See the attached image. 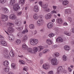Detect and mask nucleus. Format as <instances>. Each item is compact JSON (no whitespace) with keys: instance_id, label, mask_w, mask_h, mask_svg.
Masks as SVG:
<instances>
[{"instance_id":"nucleus-1","label":"nucleus","mask_w":74,"mask_h":74,"mask_svg":"<svg viewBox=\"0 0 74 74\" xmlns=\"http://www.w3.org/2000/svg\"><path fill=\"white\" fill-rule=\"evenodd\" d=\"M49 61H51L52 64L53 66H56L59 64V62L57 61V59L56 58H53L52 59V58L49 57Z\"/></svg>"},{"instance_id":"nucleus-2","label":"nucleus","mask_w":74,"mask_h":74,"mask_svg":"<svg viewBox=\"0 0 74 74\" xmlns=\"http://www.w3.org/2000/svg\"><path fill=\"white\" fill-rule=\"evenodd\" d=\"M8 26H10L8 29V32L10 33H12L14 32V29L11 26H12L14 24L12 23L8 22L7 23Z\"/></svg>"},{"instance_id":"nucleus-3","label":"nucleus","mask_w":74,"mask_h":74,"mask_svg":"<svg viewBox=\"0 0 74 74\" xmlns=\"http://www.w3.org/2000/svg\"><path fill=\"white\" fill-rule=\"evenodd\" d=\"M30 43L32 45H36L37 44L38 41L37 39H31L30 40Z\"/></svg>"},{"instance_id":"nucleus-4","label":"nucleus","mask_w":74,"mask_h":74,"mask_svg":"<svg viewBox=\"0 0 74 74\" xmlns=\"http://www.w3.org/2000/svg\"><path fill=\"white\" fill-rule=\"evenodd\" d=\"M40 19H39L37 21V25L38 26H40L41 25V23H42L44 22V20L42 19V16L40 15L39 16Z\"/></svg>"},{"instance_id":"nucleus-5","label":"nucleus","mask_w":74,"mask_h":74,"mask_svg":"<svg viewBox=\"0 0 74 74\" xmlns=\"http://www.w3.org/2000/svg\"><path fill=\"white\" fill-rule=\"evenodd\" d=\"M3 56L6 59H10V57L8 55V50L7 49H5L4 51Z\"/></svg>"},{"instance_id":"nucleus-6","label":"nucleus","mask_w":74,"mask_h":74,"mask_svg":"<svg viewBox=\"0 0 74 74\" xmlns=\"http://www.w3.org/2000/svg\"><path fill=\"white\" fill-rule=\"evenodd\" d=\"M13 8L14 10L16 11H18V10H19L21 8L18 3L16 4L15 5L13 6Z\"/></svg>"},{"instance_id":"nucleus-7","label":"nucleus","mask_w":74,"mask_h":74,"mask_svg":"<svg viewBox=\"0 0 74 74\" xmlns=\"http://www.w3.org/2000/svg\"><path fill=\"white\" fill-rule=\"evenodd\" d=\"M43 66V69H45V70H48L50 68V65L48 63H46L45 64H44Z\"/></svg>"},{"instance_id":"nucleus-8","label":"nucleus","mask_w":74,"mask_h":74,"mask_svg":"<svg viewBox=\"0 0 74 74\" xmlns=\"http://www.w3.org/2000/svg\"><path fill=\"white\" fill-rule=\"evenodd\" d=\"M8 16L7 15H2V18L1 20L3 22H5L7 21V18Z\"/></svg>"},{"instance_id":"nucleus-9","label":"nucleus","mask_w":74,"mask_h":74,"mask_svg":"<svg viewBox=\"0 0 74 74\" xmlns=\"http://www.w3.org/2000/svg\"><path fill=\"white\" fill-rule=\"evenodd\" d=\"M63 68H62V66H59L58 69L57 71L56 72V74H59L60 72H62L63 71Z\"/></svg>"},{"instance_id":"nucleus-10","label":"nucleus","mask_w":74,"mask_h":74,"mask_svg":"<svg viewBox=\"0 0 74 74\" xmlns=\"http://www.w3.org/2000/svg\"><path fill=\"white\" fill-rule=\"evenodd\" d=\"M52 16V14L50 13H48L47 14H46L45 16V18L46 19H51Z\"/></svg>"},{"instance_id":"nucleus-11","label":"nucleus","mask_w":74,"mask_h":74,"mask_svg":"<svg viewBox=\"0 0 74 74\" xmlns=\"http://www.w3.org/2000/svg\"><path fill=\"white\" fill-rule=\"evenodd\" d=\"M15 24L17 26H21L22 25L21 22L20 20H16L15 21Z\"/></svg>"},{"instance_id":"nucleus-12","label":"nucleus","mask_w":74,"mask_h":74,"mask_svg":"<svg viewBox=\"0 0 74 74\" xmlns=\"http://www.w3.org/2000/svg\"><path fill=\"white\" fill-rule=\"evenodd\" d=\"M10 19H13V20H15L16 19V16L14 14H11L9 16Z\"/></svg>"},{"instance_id":"nucleus-13","label":"nucleus","mask_w":74,"mask_h":74,"mask_svg":"<svg viewBox=\"0 0 74 74\" xmlns=\"http://www.w3.org/2000/svg\"><path fill=\"white\" fill-rule=\"evenodd\" d=\"M44 48V47L41 46H39L37 48V51L38 52H41V50H42Z\"/></svg>"},{"instance_id":"nucleus-14","label":"nucleus","mask_w":74,"mask_h":74,"mask_svg":"<svg viewBox=\"0 0 74 74\" xmlns=\"http://www.w3.org/2000/svg\"><path fill=\"white\" fill-rule=\"evenodd\" d=\"M9 39L11 41H13L14 40V36L12 34H10L9 36Z\"/></svg>"},{"instance_id":"nucleus-15","label":"nucleus","mask_w":74,"mask_h":74,"mask_svg":"<svg viewBox=\"0 0 74 74\" xmlns=\"http://www.w3.org/2000/svg\"><path fill=\"white\" fill-rule=\"evenodd\" d=\"M71 12V10L70 9H67L65 10L64 13L65 14H69Z\"/></svg>"},{"instance_id":"nucleus-16","label":"nucleus","mask_w":74,"mask_h":74,"mask_svg":"<svg viewBox=\"0 0 74 74\" xmlns=\"http://www.w3.org/2000/svg\"><path fill=\"white\" fill-rule=\"evenodd\" d=\"M53 26V23L51 22L49 23L48 24H47V27L48 29H51L52 27Z\"/></svg>"},{"instance_id":"nucleus-17","label":"nucleus","mask_w":74,"mask_h":74,"mask_svg":"<svg viewBox=\"0 0 74 74\" xmlns=\"http://www.w3.org/2000/svg\"><path fill=\"white\" fill-rule=\"evenodd\" d=\"M63 41V40L60 37H58L56 39V42H62Z\"/></svg>"},{"instance_id":"nucleus-18","label":"nucleus","mask_w":74,"mask_h":74,"mask_svg":"<svg viewBox=\"0 0 74 74\" xmlns=\"http://www.w3.org/2000/svg\"><path fill=\"white\" fill-rule=\"evenodd\" d=\"M56 21L57 23L61 24L63 22V20H62V18H58L56 19Z\"/></svg>"},{"instance_id":"nucleus-19","label":"nucleus","mask_w":74,"mask_h":74,"mask_svg":"<svg viewBox=\"0 0 74 74\" xmlns=\"http://www.w3.org/2000/svg\"><path fill=\"white\" fill-rule=\"evenodd\" d=\"M0 44H1L2 45L5 47L7 46V42H5V41L2 40L0 41Z\"/></svg>"},{"instance_id":"nucleus-20","label":"nucleus","mask_w":74,"mask_h":74,"mask_svg":"<svg viewBox=\"0 0 74 74\" xmlns=\"http://www.w3.org/2000/svg\"><path fill=\"white\" fill-rule=\"evenodd\" d=\"M14 52L12 50H11V51L9 53V55L11 56V57H13L14 56Z\"/></svg>"},{"instance_id":"nucleus-21","label":"nucleus","mask_w":74,"mask_h":74,"mask_svg":"<svg viewBox=\"0 0 74 74\" xmlns=\"http://www.w3.org/2000/svg\"><path fill=\"white\" fill-rule=\"evenodd\" d=\"M47 44L49 45H51V44L53 43L52 41L50 39H47Z\"/></svg>"},{"instance_id":"nucleus-22","label":"nucleus","mask_w":74,"mask_h":74,"mask_svg":"<svg viewBox=\"0 0 74 74\" xmlns=\"http://www.w3.org/2000/svg\"><path fill=\"white\" fill-rule=\"evenodd\" d=\"M5 67L4 68L3 70L5 72H8L9 71V69H10V67L8 66H5Z\"/></svg>"},{"instance_id":"nucleus-23","label":"nucleus","mask_w":74,"mask_h":74,"mask_svg":"<svg viewBox=\"0 0 74 74\" xmlns=\"http://www.w3.org/2000/svg\"><path fill=\"white\" fill-rule=\"evenodd\" d=\"M68 4L69 1L66 0L62 2V4L63 5H66Z\"/></svg>"},{"instance_id":"nucleus-24","label":"nucleus","mask_w":74,"mask_h":74,"mask_svg":"<svg viewBox=\"0 0 74 74\" xmlns=\"http://www.w3.org/2000/svg\"><path fill=\"white\" fill-rule=\"evenodd\" d=\"M28 39V37H27V35H25L22 39V41H23L24 42H25V41H26V40H27Z\"/></svg>"},{"instance_id":"nucleus-25","label":"nucleus","mask_w":74,"mask_h":74,"mask_svg":"<svg viewBox=\"0 0 74 74\" xmlns=\"http://www.w3.org/2000/svg\"><path fill=\"white\" fill-rule=\"evenodd\" d=\"M22 47L23 49H24V50H26V49H27V46L25 44H24L23 45Z\"/></svg>"},{"instance_id":"nucleus-26","label":"nucleus","mask_w":74,"mask_h":74,"mask_svg":"<svg viewBox=\"0 0 74 74\" xmlns=\"http://www.w3.org/2000/svg\"><path fill=\"white\" fill-rule=\"evenodd\" d=\"M3 65L5 67H7V66L8 65V62L7 61H5L3 62Z\"/></svg>"},{"instance_id":"nucleus-27","label":"nucleus","mask_w":74,"mask_h":74,"mask_svg":"<svg viewBox=\"0 0 74 74\" xmlns=\"http://www.w3.org/2000/svg\"><path fill=\"white\" fill-rule=\"evenodd\" d=\"M64 49L65 51H69L70 49V48L68 46H64Z\"/></svg>"},{"instance_id":"nucleus-28","label":"nucleus","mask_w":74,"mask_h":74,"mask_svg":"<svg viewBox=\"0 0 74 74\" xmlns=\"http://www.w3.org/2000/svg\"><path fill=\"white\" fill-rule=\"evenodd\" d=\"M25 0H19V4L23 5L25 4Z\"/></svg>"},{"instance_id":"nucleus-29","label":"nucleus","mask_w":74,"mask_h":74,"mask_svg":"<svg viewBox=\"0 0 74 74\" xmlns=\"http://www.w3.org/2000/svg\"><path fill=\"white\" fill-rule=\"evenodd\" d=\"M32 51H33V53L37 52V47H34L32 50Z\"/></svg>"},{"instance_id":"nucleus-30","label":"nucleus","mask_w":74,"mask_h":74,"mask_svg":"<svg viewBox=\"0 0 74 74\" xmlns=\"http://www.w3.org/2000/svg\"><path fill=\"white\" fill-rule=\"evenodd\" d=\"M15 0H10V4L11 5H13L15 3Z\"/></svg>"},{"instance_id":"nucleus-31","label":"nucleus","mask_w":74,"mask_h":74,"mask_svg":"<svg viewBox=\"0 0 74 74\" xmlns=\"http://www.w3.org/2000/svg\"><path fill=\"white\" fill-rule=\"evenodd\" d=\"M16 29H18V30H19V31H21L23 30V26H21L20 27H18L17 28H16Z\"/></svg>"},{"instance_id":"nucleus-32","label":"nucleus","mask_w":74,"mask_h":74,"mask_svg":"<svg viewBox=\"0 0 74 74\" xmlns=\"http://www.w3.org/2000/svg\"><path fill=\"white\" fill-rule=\"evenodd\" d=\"M29 27L31 29H34V25L33 24H31L29 25Z\"/></svg>"},{"instance_id":"nucleus-33","label":"nucleus","mask_w":74,"mask_h":74,"mask_svg":"<svg viewBox=\"0 0 74 74\" xmlns=\"http://www.w3.org/2000/svg\"><path fill=\"white\" fill-rule=\"evenodd\" d=\"M64 34H66L67 36H71V33L70 32H68L66 31H65L64 33Z\"/></svg>"},{"instance_id":"nucleus-34","label":"nucleus","mask_w":74,"mask_h":74,"mask_svg":"<svg viewBox=\"0 0 74 74\" xmlns=\"http://www.w3.org/2000/svg\"><path fill=\"white\" fill-rule=\"evenodd\" d=\"M49 52V50L48 49L44 50L43 51V52H42L44 54H45L47 53H48V52Z\"/></svg>"},{"instance_id":"nucleus-35","label":"nucleus","mask_w":74,"mask_h":74,"mask_svg":"<svg viewBox=\"0 0 74 74\" xmlns=\"http://www.w3.org/2000/svg\"><path fill=\"white\" fill-rule=\"evenodd\" d=\"M27 51L31 53H33V49H32V48H29L28 49Z\"/></svg>"},{"instance_id":"nucleus-36","label":"nucleus","mask_w":74,"mask_h":74,"mask_svg":"<svg viewBox=\"0 0 74 74\" xmlns=\"http://www.w3.org/2000/svg\"><path fill=\"white\" fill-rule=\"evenodd\" d=\"M44 11H45V12H50V11H51V9H49V8L47 7V8L45 9Z\"/></svg>"},{"instance_id":"nucleus-37","label":"nucleus","mask_w":74,"mask_h":74,"mask_svg":"<svg viewBox=\"0 0 74 74\" xmlns=\"http://www.w3.org/2000/svg\"><path fill=\"white\" fill-rule=\"evenodd\" d=\"M4 12L5 14H7V13H8V9L6 8H4Z\"/></svg>"},{"instance_id":"nucleus-38","label":"nucleus","mask_w":74,"mask_h":74,"mask_svg":"<svg viewBox=\"0 0 74 74\" xmlns=\"http://www.w3.org/2000/svg\"><path fill=\"white\" fill-rule=\"evenodd\" d=\"M67 57L66 56H64L62 57V59L63 61H66L67 60Z\"/></svg>"},{"instance_id":"nucleus-39","label":"nucleus","mask_w":74,"mask_h":74,"mask_svg":"<svg viewBox=\"0 0 74 74\" xmlns=\"http://www.w3.org/2000/svg\"><path fill=\"white\" fill-rule=\"evenodd\" d=\"M16 43L17 45H19V44H21V40H20L18 39L16 41Z\"/></svg>"},{"instance_id":"nucleus-40","label":"nucleus","mask_w":74,"mask_h":74,"mask_svg":"<svg viewBox=\"0 0 74 74\" xmlns=\"http://www.w3.org/2000/svg\"><path fill=\"white\" fill-rule=\"evenodd\" d=\"M34 18L35 19H38L39 18L38 15L37 14H35V15L34 16Z\"/></svg>"},{"instance_id":"nucleus-41","label":"nucleus","mask_w":74,"mask_h":74,"mask_svg":"<svg viewBox=\"0 0 74 74\" xmlns=\"http://www.w3.org/2000/svg\"><path fill=\"white\" fill-rule=\"evenodd\" d=\"M54 55L56 57H58L59 56V53L58 52H55L54 53Z\"/></svg>"},{"instance_id":"nucleus-42","label":"nucleus","mask_w":74,"mask_h":74,"mask_svg":"<svg viewBox=\"0 0 74 74\" xmlns=\"http://www.w3.org/2000/svg\"><path fill=\"white\" fill-rule=\"evenodd\" d=\"M11 66L12 68H13L14 69H15V64L14 63H12L11 64Z\"/></svg>"},{"instance_id":"nucleus-43","label":"nucleus","mask_w":74,"mask_h":74,"mask_svg":"<svg viewBox=\"0 0 74 74\" xmlns=\"http://www.w3.org/2000/svg\"><path fill=\"white\" fill-rule=\"evenodd\" d=\"M47 7L48 5H47V4H45V5H43L42 6V8H44L45 9V8H47Z\"/></svg>"},{"instance_id":"nucleus-44","label":"nucleus","mask_w":74,"mask_h":74,"mask_svg":"<svg viewBox=\"0 0 74 74\" xmlns=\"http://www.w3.org/2000/svg\"><path fill=\"white\" fill-rule=\"evenodd\" d=\"M6 1V0H0V2L1 4H4Z\"/></svg>"},{"instance_id":"nucleus-45","label":"nucleus","mask_w":74,"mask_h":74,"mask_svg":"<svg viewBox=\"0 0 74 74\" xmlns=\"http://www.w3.org/2000/svg\"><path fill=\"white\" fill-rule=\"evenodd\" d=\"M55 34H53L52 33H51L49 35V37L51 38V37H53L54 36H55Z\"/></svg>"},{"instance_id":"nucleus-46","label":"nucleus","mask_w":74,"mask_h":74,"mask_svg":"<svg viewBox=\"0 0 74 74\" xmlns=\"http://www.w3.org/2000/svg\"><path fill=\"white\" fill-rule=\"evenodd\" d=\"M19 62H20V63H21V64H25V62H24V61L22 60H19Z\"/></svg>"},{"instance_id":"nucleus-47","label":"nucleus","mask_w":74,"mask_h":74,"mask_svg":"<svg viewBox=\"0 0 74 74\" xmlns=\"http://www.w3.org/2000/svg\"><path fill=\"white\" fill-rule=\"evenodd\" d=\"M27 69H28V68L27 66H25L24 68L23 69V70L27 71Z\"/></svg>"},{"instance_id":"nucleus-48","label":"nucleus","mask_w":74,"mask_h":74,"mask_svg":"<svg viewBox=\"0 0 74 74\" xmlns=\"http://www.w3.org/2000/svg\"><path fill=\"white\" fill-rule=\"evenodd\" d=\"M4 39V38L3 37V36H1V35H0V40H3Z\"/></svg>"},{"instance_id":"nucleus-49","label":"nucleus","mask_w":74,"mask_h":74,"mask_svg":"<svg viewBox=\"0 0 74 74\" xmlns=\"http://www.w3.org/2000/svg\"><path fill=\"white\" fill-rule=\"evenodd\" d=\"M34 11L35 12H37L38 11V9H34Z\"/></svg>"},{"instance_id":"nucleus-50","label":"nucleus","mask_w":74,"mask_h":74,"mask_svg":"<svg viewBox=\"0 0 74 74\" xmlns=\"http://www.w3.org/2000/svg\"><path fill=\"white\" fill-rule=\"evenodd\" d=\"M53 13H55V14L56 13V12L55 10H54L51 12V13L52 14H53Z\"/></svg>"},{"instance_id":"nucleus-51","label":"nucleus","mask_w":74,"mask_h":74,"mask_svg":"<svg viewBox=\"0 0 74 74\" xmlns=\"http://www.w3.org/2000/svg\"><path fill=\"white\" fill-rule=\"evenodd\" d=\"M62 72L64 74H66L67 73V71L64 69H63V71Z\"/></svg>"},{"instance_id":"nucleus-52","label":"nucleus","mask_w":74,"mask_h":74,"mask_svg":"<svg viewBox=\"0 0 74 74\" xmlns=\"http://www.w3.org/2000/svg\"><path fill=\"white\" fill-rule=\"evenodd\" d=\"M68 19L70 22H71V21H72V18L71 17H69Z\"/></svg>"},{"instance_id":"nucleus-53","label":"nucleus","mask_w":74,"mask_h":74,"mask_svg":"<svg viewBox=\"0 0 74 74\" xmlns=\"http://www.w3.org/2000/svg\"><path fill=\"white\" fill-rule=\"evenodd\" d=\"M53 71H49L48 73V74H53Z\"/></svg>"},{"instance_id":"nucleus-54","label":"nucleus","mask_w":74,"mask_h":74,"mask_svg":"<svg viewBox=\"0 0 74 74\" xmlns=\"http://www.w3.org/2000/svg\"><path fill=\"white\" fill-rule=\"evenodd\" d=\"M42 1H40L39 2V4L41 6V7H42Z\"/></svg>"},{"instance_id":"nucleus-55","label":"nucleus","mask_w":74,"mask_h":74,"mask_svg":"<svg viewBox=\"0 0 74 74\" xmlns=\"http://www.w3.org/2000/svg\"><path fill=\"white\" fill-rule=\"evenodd\" d=\"M34 9H38V6L36 5H35L34 8Z\"/></svg>"},{"instance_id":"nucleus-56","label":"nucleus","mask_w":74,"mask_h":74,"mask_svg":"<svg viewBox=\"0 0 74 74\" xmlns=\"http://www.w3.org/2000/svg\"><path fill=\"white\" fill-rule=\"evenodd\" d=\"M21 14H22V12H18V13H17L18 16H19L20 15H21Z\"/></svg>"},{"instance_id":"nucleus-57","label":"nucleus","mask_w":74,"mask_h":74,"mask_svg":"<svg viewBox=\"0 0 74 74\" xmlns=\"http://www.w3.org/2000/svg\"><path fill=\"white\" fill-rule=\"evenodd\" d=\"M53 7L54 10H56L57 8V7L55 6H53Z\"/></svg>"},{"instance_id":"nucleus-58","label":"nucleus","mask_w":74,"mask_h":74,"mask_svg":"<svg viewBox=\"0 0 74 74\" xmlns=\"http://www.w3.org/2000/svg\"><path fill=\"white\" fill-rule=\"evenodd\" d=\"M68 70H69V72H71V70H72V69L70 68V67H69L68 68Z\"/></svg>"},{"instance_id":"nucleus-59","label":"nucleus","mask_w":74,"mask_h":74,"mask_svg":"<svg viewBox=\"0 0 74 74\" xmlns=\"http://www.w3.org/2000/svg\"><path fill=\"white\" fill-rule=\"evenodd\" d=\"M67 25H68L67 23H66V22H64L63 24V25L64 26H67Z\"/></svg>"},{"instance_id":"nucleus-60","label":"nucleus","mask_w":74,"mask_h":74,"mask_svg":"<svg viewBox=\"0 0 74 74\" xmlns=\"http://www.w3.org/2000/svg\"><path fill=\"white\" fill-rule=\"evenodd\" d=\"M40 63L41 64H42L43 63V61H42V60H40Z\"/></svg>"},{"instance_id":"nucleus-61","label":"nucleus","mask_w":74,"mask_h":74,"mask_svg":"<svg viewBox=\"0 0 74 74\" xmlns=\"http://www.w3.org/2000/svg\"><path fill=\"white\" fill-rule=\"evenodd\" d=\"M21 36V34H20V33H18L17 34V36H18V37H19V36Z\"/></svg>"},{"instance_id":"nucleus-62","label":"nucleus","mask_w":74,"mask_h":74,"mask_svg":"<svg viewBox=\"0 0 74 74\" xmlns=\"http://www.w3.org/2000/svg\"><path fill=\"white\" fill-rule=\"evenodd\" d=\"M72 32L73 33H74V27L72 29Z\"/></svg>"},{"instance_id":"nucleus-63","label":"nucleus","mask_w":74,"mask_h":74,"mask_svg":"<svg viewBox=\"0 0 74 74\" xmlns=\"http://www.w3.org/2000/svg\"><path fill=\"white\" fill-rule=\"evenodd\" d=\"M25 32H26V33H27V32H28V30H27V29H25Z\"/></svg>"},{"instance_id":"nucleus-64","label":"nucleus","mask_w":74,"mask_h":74,"mask_svg":"<svg viewBox=\"0 0 74 74\" xmlns=\"http://www.w3.org/2000/svg\"><path fill=\"white\" fill-rule=\"evenodd\" d=\"M56 47V45H53V48H55Z\"/></svg>"}]
</instances>
